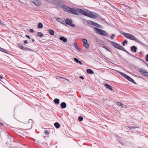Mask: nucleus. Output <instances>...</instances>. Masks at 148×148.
<instances>
[{"instance_id":"nucleus-33","label":"nucleus","mask_w":148,"mask_h":148,"mask_svg":"<svg viewBox=\"0 0 148 148\" xmlns=\"http://www.w3.org/2000/svg\"><path fill=\"white\" fill-rule=\"evenodd\" d=\"M49 32L51 35L53 36L54 34V32L53 30L49 29Z\"/></svg>"},{"instance_id":"nucleus-56","label":"nucleus","mask_w":148,"mask_h":148,"mask_svg":"<svg viewBox=\"0 0 148 148\" xmlns=\"http://www.w3.org/2000/svg\"><path fill=\"white\" fill-rule=\"evenodd\" d=\"M3 125V124L2 123L0 122V125Z\"/></svg>"},{"instance_id":"nucleus-53","label":"nucleus","mask_w":148,"mask_h":148,"mask_svg":"<svg viewBox=\"0 0 148 148\" xmlns=\"http://www.w3.org/2000/svg\"><path fill=\"white\" fill-rule=\"evenodd\" d=\"M79 77L82 79H84V77L82 76H80Z\"/></svg>"},{"instance_id":"nucleus-10","label":"nucleus","mask_w":148,"mask_h":148,"mask_svg":"<svg viewBox=\"0 0 148 148\" xmlns=\"http://www.w3.org/2000/svg\"><path fill=\"white\" fill-rule=\"evenodd\" d=\"M31 1L37 6H39L41 4V2L40 0H31Z\"/></svg>"},{"instance_id":"nucleus-18","label":"nucleus","mask_w":148,"mask_h":148,"mask_svg":"<svg viewBox=\"0 0 148 148\" xmlns=\"http://www.w3.org/2000/svg\"><path fill=\"white\" fill-rule=\"evenodd\" d=\"M0 51L7 54H8V51L0 47Z\"/></svg>"},{"instance_id":"nucleus-27","label":"nucleus","mask_w":148,"mask_h":148,"mask_svg":"<svg viewBox=\"0 0 148 148\" xmlns=\"http://www.w3.org/2000/svg\"><path fill=\"white\" fill-rule=\"evenodd\" d=\"M54 125L57 129L59 128L60 127V124L57 122H56L54 123Z\"/></svg>"},{"instance_id":"nucleus-51","label":"nucleus","mask_w":148,"mask_h":148,"mask_svg":"<svg viewBox=\"0 0 148 148\" xmlns=\"http://www.w3.org/2000/svg\"><path fill=\"white\" fill-rule=\"evenodd\" d=\"M77 63H79L80 65H82V62L80 61H79V62Z\"/></svg>"},{"instance_id":"nucleus-55","label":"nucleus","mask_w":148,"mask_h":148,"mask_svg":"<svg viewBox=\"0 0 148 148\" xmlns=\"http://www.w3.org/2000/svg\"><path fill=\"white\" fill-rule=\"evenodd\" d=\"M3 78V77L2 76H0V80H1V79H2Z\"/></svg>"},{"instance_id":"nucleus-1","label":"nucleus","mask_w":148,"mask_h":148,"mask_svg":"<svg viewBox=\"0 0 148 148\" xmlns=\"http://www.w3.org/2000/svg\"><path fill=\"white\" fill-rule=\"evenodd\" d=\"M47 2L55 5L56 8L57 9L60 8H62L64 4L62 0H47Z\"/></svg>"},{"instance_id":"nucleus-7","label":"nucleus","mask_w":148,"mask_h":148,"mask_svg":"<svg viewBox=\"0 0 148 148\" xmlns=\"http://www.w3.org/2000/svg\"><path fill=\"white\" fill-rule=\"evenodd\" d=\"M77 10L78 11V12H79V13H81L84 15L87 16L88 13L86 12L83 9L80 8H78L77 9Z\"/></svg>"},{"instance_id":"nucleus-60","label":"nucleus","mask_w":148,"mask_h":148,"mask_svg":"<svg viewBox=\"0 0 148 148\" xmlns=\"http://www.w3.org/2000/svg\"><path fill=\"white\" fill-rule=\"evenodd\" d=\"M10 148H14L12 147H10Z\"/></svg>"},{"instance_id":"nucleus-43","label":"nucleus","mask_w":148,"mask_h":148,"mask_svg":"<svg viewBox=\"0 0 148 148\" xmlns=\"http://www.w3.org/2000/svg\"><path fill=\"white\" fill-rule=\"evenodd\" d=\"M144 75L145 76L148 77V72H147L146 71L145 72V74H144Z\"/></svg>"},{"instance_id":"nucleus-2","label":"nucleus","mask_w":148,"mask_h":148,"mask_svg":"<svg viewBox=\"0 0 148 148\" xmlns=\"http://www.w3.org/2000/svg\"><path fill=\"white\" fill-rule=\"evenodd\" d=\"M62 9H63L65 11H66L72 14L77 15H79V12H78L77 10H75L73 8L66 6L65 4Z\"/></svg>"},{"instance_id":"nucleus-35","label":"nucleus","mask_w":148,"mask_h":148,"mask_svg":"<svg viewBox=\"0 0 148 148\" xmlns=\"http://www.w3.org/2000/svg\"><path fill=\"white\" fill-rule=\"evenodd\" d=\"M103 47L104 49H106L107 51H108L110 52L111 51V50L108 47L105 46H103Z\"/></svg>"},{"instance_id":"nucleus-38","label":"nucleus","mask_w":148,"mask_h":148,"mask_svg":"<svg viewBox=\"0 0 148 148\" xmlns=\"http://www.w3.org/2000/svg\"><path fill=\"white\" fill-rule=\"evenodd\" d=\"M83 118L81 116H79L78 118V120L80 121H83Z\"/></svg>"},{"instance_id":"nucleus-30","label":"nucleus","mask_w":148,"mask_h":148,"mask_svg":"<svg viewBox=\"0 0 148 148\" xmlns=\"http://www.w3.org/2000/svg\"><path fill=\"white\" fill-rule=\"evenodd\" d=\"M127 80L131 82L136 84V82L135 81L131 78L130 77L129 78L127 79Z\"/></svg>"},{"instance_id":"nucleus-15","label":"nucleus","mask_w":148,"mask_h":148,"mask_svg":"<svg viewBox=\"0 0 148 148\" xmlns=\"http://www.w3.org/2000/svg\"><path fill=\"white\" fill-rule=\"evenodd\" d=\"M104 86L106 88L110 90H113L112 87L110 85L107 84H105L104 85Z\"/></svg>"},{"instance_id":"nucleus-32","label":"nucleus","mask_w":148,"mask_h":148,"mask_svg":"<svg viewBox=\"0 0 148 148\" xmlns=\"http://www.w3.org/2000/svg\"><path fill=\"white\" fill-rule=\"evenodd\" d=\"M146 71L143 70L142 69H139V72L141 74L144 75V74H145V72Z\"/></svg>"},{"instance_id":"nucleus-31","label":"nucleus","mask_w":148,"mask_h":148,"mask_svg":"<svg viewBox=\"0 0 148 148\" xmlns=\"http://www.w3.org/2000/svg\"><path fill=\"white\" fill-rule=\"evenodd\" d=\"M43 25L41 23H38L37 27L39 29L41 28L42 27Z\"/></svg>"},{"instance_id":"nucleus-44","label":"nucleus","mask_w":148,"mask_h":148,"mask_svg":"<svg viewBox=\"0 0 148 148\" xmlns=\"http://www.w3.org/2000/svg\"><path fill=\"white\" fill-rule=\"evenodd\" d=\"M45 135H47L49 134V132L48 131L45 130Z\"/></svg>"},{"instance_id":"nucleus-59","label":"nucleus","mask_w":148,"mask_h":148,"mask_svg":"<svg viewBox=\"0 0 148 148\" xmlns=\"http://www.w3.org/2000/svg\"><path fill=\"white\" fill-rule=\"evenodd\" d=\"M135 56L134 57H135L136 58H137V57H135V56Z\"/></svg>"},{"instance_id":"nucleus-5","label":"nucleus","mask_w":148,"mask_h":148,"mask_svg":"<svg viewBox=\"0 0 148 148\" xmlns=\"http://www.w3.org/2000/svg\"><path fill=\"white\" fill-rule=\"evenodd\" d=\"M90 13H88L87 17L92 18H95V17H97L98 16V14L94 12H92L88 11Z\"/></svg>"},{"instance_id":"nucleus-9","label":"nucleus","mask_w":148,"mask_h":148,"mask_svg":"<svg viewBox=\"0 0 148 148\" xmlns=\"http://www.w3.org/2000/svg\"><path fill=\"white\" fill-rule=\"evenodd\" d=\"M82 42L84 46L86 48H88L89 47V45L87 43V40L85 38L82 39Z\"/></svg>"},{"instance_id":"nucleus-16","label":"nucleus","mask_w":148,"mask_h":148,"mask_svg":"<svg viewBox=\"0 0 148 148\" xmlns=\"http://www.w3.org/2000/svg\"><path fill=\"white\" fill-rule=\"evenodd\" d=\"M119 74L123 76L124 77H125V78H126L127 79L129 78L130 77L128 75H127L126 74L123 73L121 72H119Z\"/></svg>"},{"instance_id":"nucleus-14","label":"nucleus","mask_w":148,"mask_h":148,"mask_svg":"<svg viewBox=\"0 0 148 148\" xmlns=\"http://www.w3.org/2000/svg\"><path fill=\"white\" fill-rule=\"evenodd\" d=\"M137 47L135 46H132L131 47V51L134 52L135 53L136 52Z\"/></svg>"},{"instance_id":"nucleus-4","label":"nucleus","mask_w":148,"mask_h":148,"mask_svg":"<svg viewBox=\"0 0 148 148\" xmlns=\"http://www.w3.org/2000/svg\"><path fill=\"white\" fill-rule=\"evenodd\" d=\"M121 34L126 38L129 39L133 40L135 41L137 39L134 36L130 34L125 33L123 32H121Z\"/></svg>"},{"instance_id":"nucleus-21","label":"nucleus","mask_w":148,"mask_h":148,"mask_svg":"<svg viewBox=\"0 0 148 148\" xmlns=\"http://www.w3.org/2000/svg\"><path fill=\"white\" fill-rule=\"evenodd\" d=\"M135 41L136 42H137L140 45H141L143 46H146V45L145 44L143 43L142 42H141L138 39H136V40Z\"/></svg>"},{"instance_id":"nucleus-25","label":"nucleus","mask_w":148,"mask_h":148,"mask_svg":"<svg viewBox=\"0 0 148 148\" xmlns=\"http://www.w3.org/2000/svg\"><path fill=\"white\" fill-rule=\"evenodd\" d=\"M53 101L56 104H59L60 103V100L58 98H56L54 99Z\"/></svg>"},{"instance_id":"nucleus-11","label":"nucleus","mask_w":148,"mask_h":148,"mask_svg":"<svg viewBox=\"0 0 148 148\" xmlns=\"http://www.w3.org/2000/svg\"><path fill=\"white\" fill-rule=\"evenodd\" d=\"M108 40L110 42H111V44L114 47H115V48L119 49V47L120 45L115 42H112Z\"/></svg>"},{"instance_id":"nucleus-6","label":"nucleus","mask_w":148,"mask_h":148,"mask_svg":"<svg viewBox=\"0 0 148 148\" xmlns=\"http://www.w3.org/2000/svg\"><path fill=\"white\" fill-rule=\"evenodd\" d=\"M65 22L66 24L72 27H75V25L72 23V21L71 19L69 18H66L65 20Z\"/></svg>"},{"instance_id":"nucleus-49","label":"nucleus","mask_w":148,"mask_h":148,"mask_svg":"<svg viewBox=\"0 0 148 148\" xmlns=\"http://www.w3.org/2000/svg\"><path fill=\"white\" fill-rule=\"evenodd\" d=\"M140 60H142V61H143V62L148 67V64L146 62H145L143 60H142L141 59H140Z\"/></svg>"},{"instance_id":"nucleus-34","label":"nucleus","mask_w":148,"mask_h":148,"mask_svg":"<svg viewBox=\"0 0 148 148\" xmlns=\"http://www.w3.org/2000/svg\"><path fill=\"white\" fill-rule=\"evenodd\" d=\"M80 21L84 24L86 23L87 21L82 18H80Z\"/></svg>"},{"instance_id":"nucleus-23","label":"nucleus","mask_w":148,"mask_h":148,"mask_svg":"<svg viewBox=\"0 0 148 148\" xmlns=\"http://www.w3.org/2000/svg\"><path fill=\"white\" fill-rule=\"evenodd\" d=\"M117 105L121 107V108H122L124 107V104L122 103H121L118 102L117 103Z\"/></svg>"},{"instance_id":"nucleus-36","label":"nucleus","mask_w":148,"mask_h":148,"mask_svg":"<svg viewBox=\"0 0 148 148\" xmlns=\"http://www.w3.org/2000/svg\"><path fill=\"white\" fill-rule=\"evenodd\" d=\"M92 25L94 26H95L96 27H99V24H98L97 23H95V22H93V23Z\"/></svg>"},{"instance_id":"nucleus-50","label":"nucleus","mask_w":148,"mask_h":148,"mask_svg":"<svg viewBox=\"0 0 148 148\" xmlns=\"http://www.w3.org/2000/svg\"><path fill=\"white\" fill-rule=\"evenodd\" d=\"M25 36H26V37H27V38H28L29 39H30V36H29V35H26Z\"/></svg>"},{"instance_id":"nucleus-3","label":"nucleus","mask_w":148,"mask_h":148,"mask_svg":"<svg viewBox=\"0 0 148 148\" xmlns=\"http://www.w3.org/2000/svg\"><path fill=\"white\" fill-rule=\"evenodd\" d=\"M94 31L97 34L104 36H107L108 34L106 31L97 27H94Z\"/></svg>"},{"instance_id":"nucleus-28","label":"nucleus","mask_w":148,"mask_h":148,"mask_svg":"<svg viewBox=\"0 0 148 148\" xmlns=\"http://www.w3.org/2000/svg\"><path fill=\"white\" fill-rule=\"evenodd\" d=\"M17 45L18 46V47L21 49H23L24 47L23 46V45L20 43H17Z\"/></svg>"},{"instance_id":"nucleus-24","label":"nucleus","mask_w":148,"mask_h":148,"mask_svg":"<svg viewBox=\"0 0 148 148\" xmlns=\"http://www.w3.org/2000/svg\"><path fill=\"white\" fill-rule=\"evenodd\" d=\"M74 45L75 46V49H77V50L79 51H80V49L79 48V46H78L77 43L76 42H75L74 43Z\"/></svg>"},{"instance_id":"nucleus-26","label":"nucleus","mask_w":148,"mask_h":148,"mask_svg":"<svg viewBox=\"0 0 148 148\" xmlns=\"http://www.w3.org/2000/svg\"><path fill=\"white\" fill-rule=\"evenodd\" d=\"M37 36L40 37H42L44 36L43 34L41 32H38L37 33Z\"/></svg>"},{"instance_id":"nucleus-48","label":"nucleus","mask_w":148,"mask_h":148,"mask_svg":"<svg viewBox=\"0 0 148 148\" xmlns=\"http://www.w3.org/2000/svg\"><path fill=\"white\" fill-rule=\"evenodd\" d=\"M114 37H115V35L114 34H112V35L111 36V38L112 39H113V38H113V37H114Z\"/></svg>"},{"instance_id":"nucleus-12","label":"nucleus","mask_w":148,"mask_h":148,"mask_svg":"<svg viewBox=\"0 0 148 148\" xmlns=\"http://www.w3.org/2000/svg\"><path fill=\"white\" fill-rule=\"evenodd\" d=\"M95 40L98 44L101 45H103L105 44L103 42L98 38H96Z\"/></svg>"},{"instance_id":"nucleus-45","label":"nucleus","mask_w":148,"mask_h":148,"mask_svg":"<svg viewBox=\"0 0 148 148\" xmlns=\"http://www.w3.org/2000/svg\"><path fill=\"white\" fill-rule=\"evenodd\" d=\"M145 60L146 61L148 62V54L145 57Z\"/></svg>"},{"instance_id":"nucleus-17","label":"nucleus","mask_w":148,"mask_h":148,"mask_svg":"<svg viewBox=\"0 0 148 148\" xmlns=\"http://www.w3.org/2000/svg\"><path fill=\"white\" fill-rule=\"evenodd\" d=\"M60 106L62 108L64 109L66 107V103L64 102H62L60 103Z\"/></svg>"},{"instance_id":"nucleus-58","label":"nucleus","mask_w":148,"mask_h":148,"mask_svg":"<svg viewBox=\"0 0 148 148\" xmlns=\"http://www.w3.org/2000/svg\"><path fill=\"white\" fill-rule=\"evenodd\" d=\"M32 41L33 42H34L35 41V40L33 39H32Z\"/></svg>"},{"instance_id":"nucleus-13","label":"nucleus","mask_w":148,"mask_h":148,"mask_svg":"<svg viewBox=\"0 0 148 148\" xmlns=\"http://www.w3.org/2000/svg\"><path fill=\"white\" fill-rule=\"evenodd\" d=\"M59 39L64 42H67V39L63 36L60 37L59 38Z\"/></svg>"},{"instance_id":"nucleus-54","label":"nucleus","mask_w":148,"mask_h":148,"mask_svg":"<svg viewBox=\"0 0 148 148\" xmlns=\"http://www.w3.org/2000/svg\"><path fill=\"white\" fill-rule=\"evenodd\" d=\"M0 24L2 25H3V23L2 22H1V21L0 20Z\"/></svg>"},{"instance_id":"nucleus-40","label":"nucleus","mask_w":148,"mask_h":148,"mask_svg":"<svg viewBox=\"0 0 148 148\" xmlns=\"http://www.w3.org/2000/svg\"><path fill=\"white\" fill-rule=\"evenodd\" d=\"M122 44H123V46H125V43H126L127 44V41L126 40H124L123 42H122Z\"/></svg>"},{"instance_id":"nucleus-39","label":"nucleus","mask_w":148,"mask_h":148,"mask_svg":"<svg viewBox=\"0 0 148 148\" xmlns=\"http://www.w3.org/2000/svg\"><path fill=\"white\" fill-rule=\"evenodd\" d=\"M127 127L129 128L130 130H131L132 129H135V128H138L137 127H135L132 126H130L129 127Z\"/></svg>"},{"instance_id":"nucleus-37","label":"nucleus","mask_w":148,"mask_h":148,"mask_svg":"<svg viewBox=\"0 0 148 148\" xmlns=\"http://www.w3.org/2000/svg\"><path fill=\"white\" fill-rule=\"evenodd\" d=\"M93 21L90 20L87 21V23L88 24L92 25Z\"/></svg>"},{"instance_id":"nucleus-57","label":"nucleus","mask_w":148,"mask_h":148,"mask_svg":"<svg viewBox=\"0 0 148 148\" xmlns=\"http://www.w3.org/2000/svg\"><path fill=\"white\" fill-rule=\"evenodd\" d=\"M142 51H140L139 53V54L140 55H141L142 54Z\"/></svg>"},{"instance_id":"nucleus-8","label":"nucleus","mask_w":148,"mask_h":148,"mask_svg":"<svg viewBox=\"0 0 148 148\" xmlns=\"http://www.w3.org/2000/svg\"><path fill=\"white\" fill-rule=\"evenodd\" d=\"M119 49L125 51L126 53H127L128 54L132 57H135L134 56L128 52L126 50V49H125V48L124 47L121 46V45H120V46L119 47Z\"/></svg>"},{"instance_id":"nucleus-42","label":"nucleus","mask_w":148,"mask_h":148,"mask_svg":"<svg viewBox=\"0 0 148 148\" xmlns=\"http://www.w3.org/2000/svg\"><path fill=\"white\" fill-rule=\"evenodd\" d=\"M133 67L135 69L136 71H138V68L136 66H134Z\"/></svg>"},{"instance_id":"nucleus-19","label":"nucleus","mask_w":148,"mask_h":148,"mask_svg":"<svg viewBox=\"0 0 148 148\" xmlns=\"http://www.w3.org/2000/svg\"><path fill=\"white\" fill-rule=\"evenodd\" d=\"M86 72L89 74H92L94 73L93 71L91 69H88L86 70Z\"/></svg>"},{"instance_id":"nucleus-52","label":"nucleus","mask_w":148,"mask_h":148,"mask_svg":"<svg viewBox=\"0 0 148 148\" xmlns=\"http://www.w3.org/2000/svg\"><path fill=\"white\" fill-rule=\"evenodd\" d=\"M32 120L31 119H29V123H32Z\"/></svg>"},{"instance_id":"nucleus-22","label":"nucleus","mask_w":148,"mask_h":148,"mask_svg":"<svg viewBox=\"0 0 148 148\" xmlns=\"http://www.w3.org/2000/svg\"><path fill=\"white\" fill-rule=\"evenodd\" d=\"M135 41L136 42H137L140 45H141L143 46H146V45L145 44L143 43L142 42H141L138 39H136V40Z\"/></svg>"},{"instance_id":"nucleus-47","label":"nucleus","mask_w":148,"mask_h":148,"mask_svg":"<svg viewBox=\"0 0 148 148\" xmlns=\"http://www.w3.org/2000/svg\"><path fill=\"white\" fill-rule=\"evenodd\" d=\"M29 30V32L31 33H33L34 32V30L32 29H30Z\"/></svg>"},{"instance_id":"nucleus-20","label":"nucleus","mask_w":148,"mask_h":148,"mask_svg":"<svg viewBox=\"0 0 148 148\" xmlns=\"http://www.w3.org/2000/svg\"><path fill=\"white\" fill-rule=\"evenodd\" d=\"M56 21L62 24H65L64 21L61 18H57L56 19Z\"/></svg>"},{"instance_id":"nucleus-29","label":"nucleus","mask_w":148,"mask_h":148,"mask_svg":"<svg viewBox=\"0 0 148 148\" xmlns=\"http://www.w3.org/2000/svg\"><path fill=\"white\" fill-rule=\"evenodd\" d=\"M23 50L24 51H34L33 50L27 47H24Z\"/></svg>"},{"instance_id":"nucleus-46","label":"nucleus","mask_w":148,"mask_h":148,"mask_svg":"<svg viewBox=\"0 0 148 148\" xmlns=\"http://www.w3.org/2000/svg\"><path fill=\"white\" fill-rule=\"evenodd\" d=\"M28 42H27V40H25L24 41V44L25 45L26 44H28Z\"/></svg>"},{"instance_id":"nucleus-41","label":"nucleus","mask_w":148,"mask_h":148,"mask_svg":"<svg viewBox=\"0 0 148 148\" xmlns=\"http://www.w3.org/2000/svg\"><path fill=\"white\" fill-rule=\"evenodd\" d=\"M74 60L77 63H78V62H79V61L77 58H74Z\"/></svg>"}]
</instances>
